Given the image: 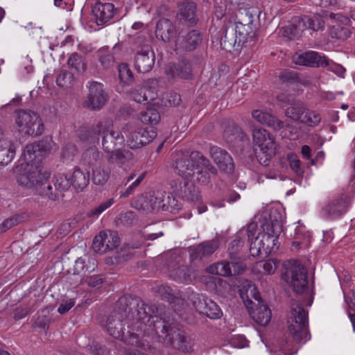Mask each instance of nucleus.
I'll return each instance as SVG.
<instances>
[{
  "label": "nucleus",
  "instance_id": "1",
  "mask_svg": "<svg viewBox=\"0 0 355 355\" xmlns=\"http://www.w3.org/2000/svg\"><path fill=\"white\" fill-rule=\"evenodd\" d=\"M173 168L179 177L171 182V187L182 198L191 201L197 200L200 197L195 182L207 184L209 180L208 173H216V169L198 151H193L190 155L178 154Z\"/></svg>",
  "mask_w": 355,
  "mask_h": 355
},
{
  "label": "nucleus",
  "instance_id": "2",
  "mask_svg": "<svg viewBox=\"0 0 355 355\" xmlns=\"http://www.w3.org/2000/svg\"><path fill=\"white\" fill-rule=\"evenodd\" d=\"M56 148V144L48 137L37 143L26 145L21 163L15 169L17 183L26 188H33L47 180L50 173L42 172L41 162L44 157Z\"/></svg>",
  "mask_w": 355,
  "mask_h": 355
},
{
  "label": "nucleus",
  "instance_id": "3",
  "mask_svg": "<svg viewBox=\"0 0 355 355\" xmlns=\"http://www.w3.org/2000/svg\"><path fill=\"white\" fill-rule=\"evenodd\" d=\"M256 224L248 227V236L250 241V252L253 257L268 256L279 248L278 238L282 231V216L277 209H271L270 218L263 223L257 236L254 239Z\"/></svg>",
  "mask_w": 355,
  "mask_h": 355
},
{
  "label": "nucleus",
  "instance_id": "4",
  "mask_svg": "<svg viewBox=\"0 0 355 355\" xmlns=\"http://www.w3.org/2000/svg\"><path fill=\"white\" fill-rule=\"evenodd\" d=\"M94 133L102 137V146L107 153V159L112 163L123 164L133 159V154L127 149H114L117 144L123 142V135L116 130L110 118L101 119L92 128Z\"/></svg>",
  "mask_w": 355,
  "mask_h": 355
},
{
  "label": "nucleus",
  "instance_id": "5",
  "mask_svg": "<svg viewBox=\"0 0 355 355\" xmlns=\"http://www.w3.org/2000/svg\"><path fill=\"white\" fill-rule=\"evenodd\" d=\"M149 311L150 307L141 302L137 304L135 311L131 313L128 312L126 320L135 328V331L140 335L144 332V336H150L154 332L158 334L159 331L164 334L167 322L156 315H150Z\"/></svg>",
  "mask_w": 355,
  "mask_h": 355
},
{
  "label": "nucleus",
  "instance_id": "6",
  "mask_svg": "<svg viewBox=\"0 0 355 355\" xmlns=\"http://www.w3.org/2000/svg\"><path fill=\"white\" fill-rule=\"evenodd\" d=\"M123 135V142L131 150L140 149L149 144L157 137L153 128H144L135 122H128L123 125L120 131Z\"/></svg>",
  "mask_w": 355,
  "mask_h": 355
},
{
  "label": "nucleus",
  "instance_id": "7",
  "mask_svg": "<svg viewBox=\"0 0 355 355\" xmlns=\"http://www.w3.org/2000/svg\"><path fill=\"white\" fill-rule=\"evenodd\" d=\"M127 316V311L122 312L113 313L107 320L105 327L107 331L114 338L119 339L124 343L131 345L142 346L139 340V334L135 331V328L132 327L128 320L126 322L128 324V331L126 333L124 331L123 320Z\"/></svg>",
  "mask_w": 355,
  "mask_h": 355
},
{
  "label": "nucleus",
  "instance_id": "8",
  "mask_svg": "<svg viewBox=\"0 0 355 355\" xmlns=\"http://www.w3.org/2000/svg\"><path fill=\"white\" fill-rule=\"evenodd\" d=\"M248 290L246 298H248V293L254 299L253 302L250 300L245 299L243 293H240L241 297L248 309L249 313L252 319L261 326H266L271 320V311L268 306L261 300L260 294L257 288L250 282H246Z\"/></svg>",
  "mask_w": 355,
  "mask_h": 355
},
{
  "label": "nucleus",
  "instance_id": "9",
  "mask_svg": "<svg viewBox=\"0 0 355 355\" xmlns=\"http://www.w3.org/2000/svg\"><path fill=\"white\" fill-rule=\"evenodd\" d=\"M287 323L291 334L297 342H305L309 339L307 313L299 302H292Z\"/></svg>",
  "mask_w": 355,
  "mask_h": 355
},
{
  "label": "nucleus",
  "instance_id": "10",
  "mask_svg": "<svg viewBox=\"0 0 355 355\" xmlns=\"http://www.w3.org/2000/svg\"><path fill=\"white\" fill-rule=\"evenodd\" d=\"M254 28L243 21H236L230 25L221 38L220 44L225 50H230L236 44L239 45L247 41L248 36L253 31Z\"/></svg>",
  "mask_w": 355,
  "mask_h": 355
},
{
  "label": "nucleus",
  "instance_id": "11",
  "mask_svg": "<svg viewBox=\"0 0 355 355\" xmlns=\"http://www.w3.org/2000/svg\"><path fill=\"white\" fill-rule=\"evenodd\" d=\"M15 122L19 132L28 135L39 136L43 133L44 130L40 116L34 112L18 111Z\"/></svg>",
  "mask_w": 355,
  "mask_h": 355
},
{
  "label": "nucleus",
  "instance_id": "12",
  "mask_svg": "<svg viewBox=\"0 0 355 355\" xmlns=\"http://www.w3.org/2000/svg\"><path fill=\"white\" fill-rule=\"evenodd\" d=\"M164 332V334L160 331L158 334L160 343L166 345H172L174 348L185 353L191 352L193 350L192 339L184 332L174 330L168 323Z\"/></svg>",
  "mask_w": 355,
  "mask_h": 355
},
{
  "label": "nucleus",
  "instance_id": "13",
  "mask_svg": "<svg viewBox=\"0 0 355 355\" xmlns=\"http://www.w3.org/2000/svg\"><path fill=\"white\" fill-rule=\"evenodd\" d=\"M85 156L92 167V182L96 185H104L110 179L111 171L108 166L99 162L100 152L96 148H91L85 152Z\"/></svg>",
  "mask_w": 355,
  "mask_h": 355
},
{
  "label": "nucleus",
  "instance_id": "14",
  "mask_svg": "<svg viewBox=\"0 0 355 355\" xmlns=\"http://www.w3.org/2000/svg\"><path fill=\"white\" fill-rule=\"evenodd\" d=\"M252 141L254 147L266 156L261 162L264 165L268 164L269 159L275 155L277 144L271 134L263 128H254L252 132Z\"/></svg>",
  "mask_w": 355,
  "mask_h": 355
},
{
  "label": "nucleus",
  "instance_id": "15",
  "mask_svg": "<svg viewBox=\"0 0 355 355\" xmlns=\"http://www.w3.org/2000/svg\"><path fill=\"white\" fill-rule=\"evenodd\" d=\"M285 280L296 293H303L308 290L307 271L300 263L295 261L286 270Z\"/></svg>",
  "mask_w": 355,
  "mask_h": 355
},
{
  "label": "nucleus",
  "instance_id": "16",
  "mask_svg": "<svg viewBox=\"0 0 355 355\" xmlns=\"http://www.w3.org/2000/svg\"><path fill=\"white\" fill-rule=\"evenodd\" d=\"M285 115L293 121H299L308 126L318 125L321 117L315 111L308 109L302 103H293L285 110Z\"/></svg>",
  "mask_w": 355,
  "mask_h": 355
},
{
  "label": "nucleus",
  "instance_id": "17",
  "mask_svg": "<svg viewBox=\"0 0 355 355\" xmlns=\"http://www.w3.org/2000/svg\"><path fill=\"white\" fill-rule=\"evenodd\" d=\"M155 35L156 38L170 48L177 51L178 31L175 24L169 19L162 18L156 23Z\"/></svg>",
  "mask_w": 355,
  "mask_h": 355
},
{
  "label": "nucleus",
  "instance_id": "18",
  "mask_svg": "<svg viewBox=\"0 0 355 355\" xmlns=\"http://www.w3.org/2000/svg\"><path fill=\"white\" fill-rule=\"evenodd\" d=\"M349 204L347 195L341 193L334 196L322 207L321 216L326 219L337 218L347 212Z\"/></svg>",
  "mask_w": 355,
  "mask_h": 355
},
{
  "label": "nucleus",
  "instance_id": "19",
  "mask_svg": "<svg viewBox=\"0 0 355 355\" xmlns=\"http://www.w3.org/2000/svg\"><path fill=\"white\" fill-rule=\"evenodd\" d=\"M89 94L85 101V107L92 110H98L106 102V95L103 91V85L97 82L90 83L89 86Z\"/></svg>",
  "mask_w": 355,
  "mask_h": 355
},
{
  "label": "nucleus",
  "instance_id": "20",
  "mask_svg": "<svg viewBox=\"0 0 355 355\" xmlns=\"http://www.w3.org/2000/svg\"><path fill=\"white\" fill-rule=\"evenodd\" d=\"M193 306L200 314L206 315L211 319H217L222 315V311L216 303L202 295L195 297Z\"/></svg>",
  "mask_w": 355,
  "mask_h": 355
},
{
  "label": "nucleus",
  "instance_id": "21",
  "mask_svg": "<svg viewBox=\"0 0 355 355\" xmlns=\"http://www.w3.org/2000/svg\"><path fill=\"white\" fill-rule=\"evenodd\" d=\"M244 270L245 268L241 263L222 261L209 266L206 271L214 275L231 276L241 274Z\"/></svg>",
  "mask_w": 355,
  "mask_h": 355
},
{
  "label": "nucleus",
  "instance_id": "22",
  "mask_svg": "<svg viewBox=\"0 0 355 355\" xmlns=\"http://www.w3.org/2000/svg\"><path fill=\"white\" fill-rule=\"evenodd\" d=\"M293 60L296 64L311 67H322L323 62H327L325 55L313 51L297 53Z\"/></svg>",
  "mask_w": 355,
  "mask_h": 355
},
{
  "label": "nucleus",
  "instance_id": "23",
  "mask_svg": "<svg viewBox=\"0 0 355 355\" xmlns=\"http://www.w3.org/2000/svg\"><path fill=\"white\" fill-rule=\"evenodd\" d=\"M92 13L96 24L103 26L112 19L115 9L112 3H96L92 8Z\"/></svg>",
  "mask_w": 355,
  "mask_h": 355
},
{
  "label": "nucleus",
  "instance_id": "24",
  "mask_svg": "<svg viewBox=\"0 0 355 355\" xmlns=\"http://www.w3.org/2000/svg\"><path fill=\"white\" fill-rule=\"evenodd\" d=\"M219 247L218 239L207 241L196 246L189 248L190 257L192 261L202 259L212 254Z\"/></svg>",
  "mask_w": 355,
  "mask_h": 355
},
{
  "label": "nucleus",
  "instance_id": "25",
  "mask_svg": "<svg viewBox=\"0 0 355 355\" xmlns=\"http://www.w3.org/2000/svg\"><path fill=\"white\" fill-rule=\"evenodd\" d=\"M252 117L260 124L270 127L275 131H279L285 127V123L282 120L261 110H253Z\"/></svg>",
  "mask_w": 355,
  "mask_h": 355
},
{
  "label": "nucleus",
  "instance_id": "26",
  "mask_svg": "<svg viewBox=\"0 0 355 355\" xmlns=\"http://www.w3.org/2000/svg\"><path fill=\"white\" fill-rule=\"evenodd\" d=\"M210 155L218 167L227 173L234 170V165L232 157L224 150L214 146L210 149Z\"/></svg>",
  "mask_w": 355,
  "mask_h": 355
},
{
  "label": "nucleus",
  "instance_id": "27",
  "mask_svg": "<svg viewBox=\"0 0 355 355\" xmlns=\"http://www.w3.org/2000/svg\"><path fill=\"white\" fill-rule=\"evenodd\" d=\"M154 64V55L149 46H144L135 57V67L138 71H149Z\"/></svg>",
  "mask_w": 355,
  "mask_h": 355
},
{
  "label": "nucleus",
  "instance_id": "28",
  "mask_svg": "<svg viewBox=\"0 0 355 355\" xmlns=\"http://www.w3.org/2000/svg\"><path fill=\"white\" fill-rule=\"evenodd\" d=\"M200 41V35L197 31H190L187 35L180 33L178 36V42H180V45L177 44V51H192L196 49Z\"/></svg>",
  "mask_w": 355,
  "mask_h": 355
},
{
  "label": "nucleus",
  "instance_id": "29",
  "mask_svg": "<svg viewBox=\"0 0 355 355\" xmlns=\"http://www.w3.org/2000/svg\"><path fill=\"white\" fill-rule=\"evenodd\" d=\"M16 155L15 143L7 138H0V165L5 166L10 163Z\"/></svg>",
  "mask_w": 355,
  "mask_h": 355
},
{
  "label": "nucleus",
  "instance_id": "30",
  "mask_svg": "<svg viewBox=\"0 0 355 355\" xmlns=\"http://www.w3.org/2000/svg\"><path fill=\"white\" fill-rule=\"evenodd\" d=\"M166 72L168 76L172 78L187 79L191 76V66L186 61H182L178 64L169 65Z\"/></svg>",
  "mask_w": 355,
  "mask_h": 355
},
{
  "label": "nucleus",
  "instance_id": "31",
  "mask_svg": "<svg viewBox=\"0 0 355 355\" xmlns=\"http://www.w3.org/2000/svg\"><path fill=\"white\" fill-rule=\"evenodd\" d=\"M71 186L77 191H82L89 182V174L80 168H74L73 172L69 175Z\"/></svg>",
  "mask_w": 355,
  "mask_h": 355
},
{
  "label": "nucleus",
  "instance_id": "32",
  "mask_svg": "<svg viewBox=\"0 0 355 355\" xmlns=\"http://www.w3.org/2000/svg\"><path fill=\"white\" fill-rule=\"evenodd\" d=\"M157 93L153 89L147 90L145 87L137 86L130 93V98L135 102L141 103L146 101L156 99Z\"/></svg>",
  "mask_w": 355,
  "mask_h": 355
},
{
  "label": "nucleus",
  "instance_id": "33",
  "mask_svg": "<svg viewBox=\"0 0 355 355\" xmlns=\"http://www.w3.org/2000/svg\"><path fill=\"white\" fill-rule=\"evenodd\" d=\"M161 201L160 198L149 195L148 196L140 197L135 205L138 209H143L147 211H150L155 209H160Z\"/></svg>",
  "mask_w": 355,
  "mask_h": 355
},
{
  "label": "nucleus",
  "instance_id": "34",
  "mask_svg": "<svg viewBox=\"0 0 355 355\" xmlns=\"http://www.w3.org/2000/svg\"><path fill=\"white\" fill-rule=\"evenodd\" d=\"M96 57L103 69L110 67L114 61L112 51L107 46L99 49L96 53Z\"/></svg>",
  "mask_w": 355,
  "mask_h": 355
},
{
  "label": "nucleus",
  "instance_id": "35",
  "mask_svg": "<svg viewBox=\"0 0 355 355\" xmlns=\"http://www.w3.org/2000/svg\"><path fill=\"white\" fill-rule=\"evenodd\" d=\"M139 119L143 123L156 125L160 121V114L157 108L149 107L140 113Z\"/></svg>",
  "mask_w": 355,
  "mask_h": 355
},
{
  "label": "nucleus",
  "instance_id": "36",
  "mask_svg": "<svg viewBox=\"0 0 355 355\" xmlns=\"http://www.w3.org/2000/svg\"><path fill=\"white\" fill-rule=\"evenodd\" d=\"M96 266V261L94 259L88 258L87 260L84 258H78L74 265L75 272L78 274L84 272H91L94 270Z\"/></svg>",
  "mask_w": 355,
  "mask_h": 355
},
{
  "label": "nucleus",
  "instance_id": "37",
  "mask_svg": "<svg viewBox=\"0 0 355 355\" xmlns=\"http://www.w3.org/2000/svg\"><path fill=\"white\" fill-rule=\"evenodd\" d=\"M118 72L119 78L121 83L125 85H128L133 82V73L127 64H120L118 66Z\"/></svg>",
  "mask_w": 355,
  "mask_h": 355
},
{
  "label": "nucleus",
  "instance_id": "38",
  "mask_svg": "<svg viewBox=\"0 0 355 355\" xmlns=\"http://www.w3.org/2000/svg\"><path fill=\"white\" fill-rule=\"evenodd\" d=\"M106 252L114 249L119 245L120 239L116 232H102Z\"/></svg>",
  "mask_w": 355,
  "mask_h": 355
},
{
  "label": "nucleus",
  "instance_id": "39",
  "mask_svg": "<svg viewBox=\"0 0 355 355\" xmlns=\"http://www.w3.org/2000/svg\"><path fill=\"white\" fill-rule=\"evenodd\" d=\"M161 206L162 210L168 211L172 214H175L180 209V205L178 200L173 196L168 194L164 197L162 200L160 199Z\"/></svg>",
  "mask_w": 355,
  "mask_h": 355
},
{
  "label": "nucleus",
  "instance_id": "40",
  "mask_svg": "<svg viewBox=\"0 0 355 355\" xmlns=\"http://www.w3.org/2000/svg\"><path fill=\"white\" fill-rule=\"evenodd\" d=\"M279 262L275 259L259 261L256 264V269L263 274L270 275L275 272Z\"/></svg>",
  "mask_w": 355,
  "mask_h": 355
},
{
  "label": "nucleus",
  "instance_id": "41",
  "mask_svg": "<svg viewBox=\"0 0 355 355\" xmlns=\"http://www.w3.org/2000/svg\"><path fill=\"white\" fill-rule=\"evenodd\" d=\"M55 189L58 191H67L71 186L69 175L64 173L56 175L53 178Z\"/></svg>",
  "mask_w": 355,
  "mask_h": 355
},
{
  "label": "nucleus",
  "instance_id": "42",
  "mask_svg": "<svg viewBox=\"0 0 355 355\" xmlns=\"http://www.w3.org/2000/svg\"><path fill=\"white\" fill-rule=\"evenodd\" d=\"M67 63L71 69L77 72L84 71L86 69L85 62L82 57L76 53H73L69 56Z\"/></svg>",
  "mask_w": 355,
  "mask_h": 355
},
{
  "label": "nucleus",
  "instance_id": "43",
  "mask_svg": "<svg viewBox=\"0 0 355 355\" xmlns=\"http://www.w3.org/2000/svg\"><path fill=\"white\" fill-rule=\"evenodd\" d=\"M196 11V6L193 2H189L183 6L180 15L181 17L185 20L193 22L195 19V13Z\"/></svg>",
  "mask_w": 355,
  "mask_h": 355
},
{
  "label": "nucleus",
  "instance_id": "44",
  "mask_svg": "<svg viewBox=\"0 0 355 355\" xmlns=\"http://www.w3.org/2000/svg\"><path fill=\"white\" fill-rule=\"evenodd\" d=\"M180 101V96L175 92H165L162 94L161 103L164 106H176Z\"/></svg>",
  "mask_w": 355,
  "mask_h": 355
},
{
  "label": "nucleus",
  "instance_id": "45",
  "mask_svg": "<svg viewBox=\"0 0 355 355\" xmlns=\"http://www.w3.org/2000/svg\"><path fill=\"white\" fill-rule=\"evenodd\" d=\"M326 60L327 62H323L324 64L322 66V67L327 68L329 71L334 73L338 76L344 78L345 69L342 65L335 63L332 60H329L327 57H326Z\"/></svg>",
  "mask_w": 355,
  "mask_h": 355
},
{
  "label": "nucleus",
  "instance_id": "46",
  "mask_svg": "<svg viewBox=\"0 0 355 355\" xmlns=\"http://www.w3.org/2000/svg\"><path fill=\"white\" fill-rule=\"evenodd\" d=\"M114 202L113 198H110L102 203H101L98 206L92 209L89 213L88 216L89 217H98L100 214H101L104 211L110 207Z\"/></svg>",
  "mask_w": 355,
  "mask_h": 355
},
{
  "label": "nucleus",
  "instance_id": "47",
  "mask_svg": "<svg viewBox=\"0 0 355 355\" xmlns=\"http://www.w3.org/2000/svg\"><path fill=\"white\" fill-rule=\"evenodd\" d=\"M155 292L157 295L163 300L171 302L173 300V290L171 287L166 285L158 286Z\"/></svg>",
  "mask_w": 355,
  "mask_h": 355
},
{
  "label": "nucleus",
  "instance_id": "48",
  "mask_svg": "<svg viewBox=\"0 0 355 355\" xmlns=\"http://www.w3.org/2000/svg\"><path fill=\"white\" fill-rule=\"evenodd\" d=\"M105 247L103 234H102V232H101L94 237L92 242V248L95 252L103 254L106 252Z\"/></svg>",
  "mask_w": 355,
  "mask_h": 355
},
{
  "label": "nucleus",
  "instance_id": "49",
  "mask_svg": "<svg viewBox=\"0 0 355 355\" xmlns=\"http://www.w3.org/2000/svg\"><path fill=\"white\" fill-rule=\"evenodd\" d=\"M307 21L308 28L313 31L322 30L324 27V21L318 17L315 16L313 18H310L307 16Z\"/></svg>",
  "mask_w": 355,
  "mask_h": 355
},
{
  "label": "nucleus",
  "instance_id": "50",
  "mask_svg": "<svg viewBox=\"0 0 355 355\" xmlns=\"http://www.w3.org/2000/svg\"><path fill=\"white\" fill-rule=\"evenodd\" d=\"M243 245V241L241 239H236L230 243L228 252L232 259L236 258V256L240 252Z\"/></svg>",
  "mask_w": 355,
  "mask_h": 355
},
{
  "label": "nucleus",
  "instance_id": "51",
  "mask_svg": "<svg viewBox=\"0 0 355 355\" xmlns=\"http://www.w3.org/2000/svg\"><path fill=\"white\" fill-rule=\"evenodd\" d=\"M19 216H13L12 218L6 219L0 224V233H3L12 228L13 226L17 225L19 223Z\"/></svg>",
  "mask_w": 355,
  "mask_h": 355
},
{
  "label": "nucleus",
  "instance_id": "52",
  "mask_svg": "<svg viewBox=\"0 0 355 355\" xmlns=\"http://www.w3.org/2000/svg\"><path fill=\"white\" fill-rule=\"evenodd\" d=\"M290 166L292 170L297 174L301 175L303 173L302 168H301V162L296 155H290L288 156Z\"/></svg>",
  "mask_w": 355,
  "mask_h": 355
},
{
  "label": "nucleus",
  "instance_id": "53",
  "mask_svg": "<svg viewBox=\"0 0 355 355\" xmlns=\"http://www.w3.org/2000/svg\"><path fill=\"white\" fill-rule=\"evenodd\" d=\"M72 78L73 76L71 73L63 71L58 76L56 83L60 87H68L71 84Z\"/></svg>",
  "mask_w": 355,
  "mask_h": 355
},
{
  "label": "nucleus",
  "instance_id": "54",
  "mask_svg": "<svg viewBox=\"0 0 355 355\" xmlns=\"http://www.w3.org/2000/svg\"><path fill=\"white\" fill-rule=\"evenodd\" d=\"M257 15V12L254 10H250V9L245 10L243 12H241V20L249 25H251L254 28L253 23Z\"/></svg>",
  "mask_w": 355,
  "mask_h": 355
},
{
  "label": "nucleus",
  "instance_id": "55",
  "mask_svg": "<svg viewBox=\"0 0 355 355\" xmlns=\"http://www.w3.org/2000/svg\"><path fill=\"white\" fill-rule=\"evenodd\" d=\"M295 28L296 26L294 21H293L289 26L284 28V35L288 39H295L300 37V34L299 33L297 29Z\"/></svg>",
  "mask_w": 355,
  "mask_h": 355
},
{
  "label": "nucleus",
  "instance_id": "56",
  "mask_svg": "<svg viewBox=\"0 0 355 355\" xmlns=\"http://www.w3.org/2000/svg\"><path fill=\"white\" fill-rule=\"evenodd\" d=\"M295 25L296 26L295 28L297 29L300 35L302 33L308 28V23H307V16H304L302 17H297L293 19Z\"/></svg>",
  "mask_w": 355,
  "mask_h": 355
},
{
  "label": "nucleus",
  "instance_id": "57",
  "mask_svg": "<svg viewBox=\"0 0 355 355\" xmlns=\"http://www.w3.org/2000/svg\"><path fill=\"white\" fill-rule=\"evenodd\" d=\"M90 351L94 355H110V351L100 345L98 343H94L90 346Z\"/></svg>",
  "mask_w": 355,
  "mask_h": 355
},
{
  "label": "nucleus",
  "instance_id": "58",
  "mask_svg": "<svg viewBox=\"0 0 355 355\" xmlns=\"http://www.w3.org/2000/svg\"><path fill=\"white\" fill-rule=\"evenodd\" d=\"M331 36L339 40H345L349 36V32L347 28L338 26L335 31L331 33Z\"/></svg>",
  "mask_w": 355,
  "mask_h": 355
},
{
  "label": "nucleus",
  "instance_id": "59",
  "mask_svg": "<svg viewBox=\"0 0 355 355\" xmlns=\"http://www.w3.org/2000/svg\"><path fill=\"white\" fill-rule=\"evenodd\" d=\"M43 187L42 194L45 196H47L51 200H57L59 199V194L58 193H53L52 191V187L49 184L46 185L45 184H42Z\"/></svg>",
  "mask_w": 355,
  "mask_h": 355
},
{
  "label": "nucleus",
  "instance_id": "60",
  "mask_svg": "<svg viewBox=\"0 0 355 355\" xmlns=\"http://www.w3.org/2000/svg\"><path fill=\"white\" fill-rule=\"evenodd\" d=\"M74 305L75 300L73 299H68L60 304L58 312L60 314H64L69 311Z\"/></svg>",
  "mask_w": 355,
  "mask_h": 355
},
{
  "label": "nucleus",
  "instance_id": "61",
  "mask_svg": "<svg viewBox=\"0 0 355 355\" xmlns=\"http://www.w3.org/2000/svg\"><path fill=\"white\" fill-rule=\"evenodd\" d=\"M121 220L124 225H130L135 220V214L133 211H127L121 215Z\"/></svg>",
  "mask_w": 355,
  "mask_h": 355
},
{
  "label": "nucleus",
  "instance_id": "62",
  "mask_svg": "<svg viewBox=\"0 0 355 355\" xmlns=\"http://www.w3.org/2000/svg\"><path fill=\"white\" fill-rule=\"evenodd\" d=\"M85 282L90 287L95 288L103 282V279L97 276H90L85 279Z\"/></svg>",
  "mask_w": 355,
  "mask_h": 355
},
{
  "label": "nucleus",
  "instance_id": "63",
  "mask_svg": "<svg viewBox=\"0 0 355 355\" xmlns=\"http://www.w3.org/2000/svg\"><path fill=\"white\" fill-rule=\"evenodd\" d=\"M29 313L30 310L28 307H18L15 311L14 318L15 320H19L24 318Z\"/></svg>",
  "mask_w": 355,
  "mask_h": 355
},
{
  "label": "nucleus",
  "instance_id": "64",
  "mask_svg": "<svg viewBox=\"0 0 355 355\" xmlns=\"http://www.w3.org/2000/svg\"><path fill=\"white\" fill-rule=\"evenodd\" d=\"M279 78L285 83L291 82L295 80V74L293 72L285 71L280 73Z\"/></svg>",
  "mask_w": 355,
  "mask_h": 355
}]
</instances>
